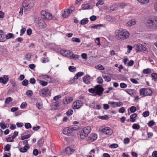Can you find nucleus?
<instances>
[{"label": "nucleus", "instance_id": "obj_58", "mask_svg": "<svg viewBox=\"0 0 157 157\" xmlns=\"http://www.w3.org/2000/svg\"><path fill=\"white\" fill-rule=\"evenodd\" d=\"M67 50H61L60 51V53L63 56H65V55L67 53Z\"/></svg>", "mask_w": 157, "mask_h": 157}, {"label": "nucleus", "instance_id": "obj_41", "mask_svg": "<svg viewBox=\"0 0 157 157\" xmlns=\"http://www.w3.org/2000/svg\"><path fill=\"white\" fill-rule=\"evenodd\" d=\"M78 55L76 54H74L73 53H72V56H71L70 59H78Z\"/></svg>", "mask_w": 157, "mask_h": 157}, {"label": "nucleus", "instance_id": "obj_62", "mask_svg": "<svg viewBox=\"0 0 157 157\" xmlns=\"http://www.w3.org/2000/svg\"><path fill=\"white\" fill-rule=\"evenodd\" d=\"M39 153V151L36 149H35L33 151V154L34 155H37Z\"/></svg>", "mask_w": 157, "mask_h": 157}, {"label": "nucleus", "instance_id": "obj_6", "mask_svg": "<svg viewBox=\"0 0 157 157\" xmlns=\"http://www.w3.org/2000/svg\"><path fill=\"white\" fill-rule=\"evenodd\" d=\"M36 23L37 26L40 28H44L46 26V25L44 20L40 17H38Z\"/></svg>", "mask_w": 157, "mask_h": 157}, {"label": "nucleus", "instance_id": "obj_36", "mask_svg": "<svg viewBox=\"0 0 157 157\" xmlns=\"http://www.w3.org/2000/svg\"><path fill=\"white\" fill-rule=\"evenodd\" d=\"M69 70L71 71L72 72H74L75 71H76V68L73 66H70L69 67Z\"/></svg>", "mask_w": 157, "mask_h": 157}, {"label": "nucleus", "instance_id": "obj_52", "mask_svg": "<svg viewBox=\"0 0 157 157\" xmlns=\"http://www.w3.org/2000/svg\"><path fill=\"white\" fill-rule=\"evenodd\" d=\"M44 143V140L43 139H40L38 142V145L40 146H42Z\"/></svg>", "mask_w": 157, "mask_h": 157}, {"label": "nucleus", "instance_id": "obj_53", "mask_svg": "<svg viewBox=\"0 0 157 157\" xmlns=\"http://www.w3.org/2000/svg\"><path fill=\"white\" fill-rule=\"evenodd\" d=\"M149 112L148 111H146L145 112L143 113L142 115L144 117H146L149 115Z\"/></svg>", "mask_w": 157, "mask_h": 157}, {"label": "nucleus", "instance_id": "obj_30", "mask_svg": "<svg viewBox=\"0 0 157 157\" xmlns=\"http://www.w3.org/2000/svg\"><path fill=\"white\" fill-rule=\"evenodd\" d=\"M10 145L9 144H7L4 147V150L5 151H9L10 150Z\"/></svg>", "mask_w": 157, "mask_h": 157}, {"label": "nucleus", "instance_id": "obj_51", "mask_svg": "<svg viewBox=\"0 0 157 157\" xmlns=\"http://www.w3.org/2000/svg\"><path fill=\"white\" fill-rule=\"evenodd\" d=\"M72 40L73 41H75L77 43H79L80 42L81 40H80V39L78 38H75V37H73L72 38Z\"/></svg>", "mask_w": 157, "mask_h": 157}, {"label": "nucleus", "instance_id": "obj_10", "mask_svg": "<svg viewBox=\"0 0 157 157\" xmlns=\"http://www.w3.org/2000/svg\"><path fill=\"white\" fill-rule=\"evenodd\" d=\"M97 138V134L95 133L92 134L88 137V140L92 142L95 140Z\"/></svg>", "mask_w": 157, "mask_h": 157}, {"label": "nucleus", "instance_id": "obj_33", "mask_svg": "<svg viewBox=\"0 0 157 157\" xmlns=\"http://www.w3.org/2000/svg\"><path fill=\"white\" fill-rule=\"evenodd\" d=\"M87 136L85 134V133L82 131L80 133V138L82 139H84Z\"/></svg>", "mask_w": 157, "mask_h": 157}, {"label": "nucleus", "instance_id": "obj_5", "mask_svg": "<svg viewBox=\"0 0 157 157\" xmlns=\"http://www.w3.org/2000/svg\"><path fill=\"white\" fill-rule=\"evenodd\" d=\"M140 95L144 96H151L152 94V91L150 88H142L140 90Z\"/></svg>", "mask_w": 157, "mask_h": 157}, {"label": "nucleus", "instance_id": "obj_60", "mask_svg": "<svg viewBox=\"0 0 157 157\" xmlns=\"http://www.w3.org/2000/svg\"><path fill=\"white\" fill-rule=\"evenodd\" d=\"M104 3L103 0H99L98 2L96 4V6H98L99 5H102Z\"/></svg>", "mask_w": 157, "mask_h": 157}, {"label": "nucleus", "instance_id": "obj_25", "mask_svg": "<svg viewBox=\"0 0 157 157\" xmlns=\"http://www.w3.org/2000/svg\"><path fill=\"white\" fill-rule=\"evenodd\" d=\"M83 73L81 72H79L77 73L74 77V79H77L78 77L83 75Z\"/></svg>", "mask_w": 157, "mask_h": 157}, {"label": "nucleus", "instance_id": "obj_17", "mask_svg": "<svg viewBox=\"0 0 157 157\" xmlns=\"http://www.w3.org/2000/svg\"><path fill=\"white\" fill-rule=\"evenodd\" d=\"M68 128V135L71 134L72 132L75 130H76L77 128L76 127H67Z\"/></svg>", "mask_w": 157, "mask_h": 157}, {"label": "nucleus", "instance_id": "obj_11", "mask_svg": "<svg viewBox=\"0 0 157 157\" xmlns=\"http://www.w3.org/2000/svg\"><path fill=\"white\" fill-rule=\"evenodd\" d=\"M73 100V98L71 97H69L64 98L63 100V102L64 104H67L72 102Z\"/></svg>", "mask_w": 157, "mask_h": 157}, {"label": "nucleus", "instance_id": "obj_56", "mask_svg": "<svg viewBox=\"0 0 157 157\" xmlns=\"http://www.w3.org/2000/svg\"><path fill=\"white\" fill-rule=\"evenodd\" d=\"M21 27L22 29L21 30L20 33L21 34L20 35H23L25 32L26 31V29L25 28H23V26H21Z\"/></svg>", "mask_w": 157, "mask_h": 157}, {"label": "nucleus", "instance_id": "obj_12", "mask_svg": "<svg viewBox=\"0 0 157 157\" xmlns=\"http://www.w3.org/2000/svg\"><path fill=\"white\" fill-rule=\"evenodd\" d=\"M9 81V78L7 76L5 75L3 77L0 78V82L3 84H6Z\"/></svg>", "mask_w": 157, "mask_h": 157}, {"label": "nucleus", "instance_id": "obj_39", "mask_svg": "<svg viewBox=\"0 0 157 157\" xmlns=\"http://www.w3.org/2000/svg\"><path fill=\"white\" fill-rule=\"evenodd\" d=\"M39 83L41 85L43 86H46L48 84L47 82H45L43 80H40L39 81Z\"/></svg>", "mask_w": 157, "mask_h": 157}, {"label": "nucleus", "instance_id": "obj_3", "mask_svg": "<svg viewBox=\"0 0 157 157\" xmlns=\"http://www.w3.org/2000/svg\"><path fill=\"white\" fill-rule=\"evenodd\" d=\"M146 25L150 29H157V17H152L148 18L146 22Z\"/></svg>", "mask_w": 157, "mask_h": 157}, {"label": "nucleus", "instance_id": "obj_23", "mask_svg": "<svg viewBox=\"0 0 157 157\" xmlns=\"http://www.w3.org/2000/svg\"><path fill=\"white\" fill-rule=\"evenodd\" d=\"M44 17L48 19L51 20L52 18V16L50 13L47 12Z\"/></svg>", "mask_w": 157, "mask_h": 157}, {"label": "nucleus", "instance_id": "obj_47", "mask_svg": "<svg viewBox=\"0 0 157 157\" xmlns=\"http://www.w3.org/2000/svg\"><path fill=\"white\" fill-rule=\"evenodd\" d=\"M143 72L144 74H148L151 72V70L147 68V69H144L143 71Z\"/></svg>", "mask_w": 157, "mask_h": 157}, {"label": "nucleus", "instance_id": "obj_27", "mask_svg": "<svg viewBox=\"0 0 157 157\" xmlns=\"http://www.w3.org/2000/svg\"><path fill=\"white\" fill-rule=\"evenodd\" d=\"M14 37V35L11 33H9L7 35H5L6 40L12 38Z\"/></svg>", "mask_w": 157, "mask_h": 157}, {"label": "nucleus", "instance_id": "obj_37", "mask_svg": "<svg viewBox=\"0 0 157 157\" xmlns=\"http://www.w3.org/2000/svg\"><path fill=\"white\" fill-rule=\"evenodd\" d=\"M28 80L25 79L22 82V84L23 86H26L28 85Z\"/></svg>", "mask_w": 157, "mask_h": 157}, {"label": "nucleus", "instance_id": "obj_44", "mask_svg": "<svg viewBox=\"0 0 157 157\" xmlns=\"http://www.w3.org/2000/svg\"><path fill=\"white\" fill-rule=\"evenodd\" d=\"M26 94L29 97L32 96L33 94V92L31 90H29L26 92Z\"/></svg>", "mask_w": 157, "mask_h": 157}, {"label": "nucleus", "instance_id": "obj_54", "mask_svg": "<svg viewBox=\"0 0 157 157\" xmlns=\"http://www.w3.org/2000/svg\"><path fill=\"white\" fill-rule=\"evenodd\" d=\"M142 50H141V51L144 52L145 53H147V48L145 45H142Z\"/></svg>", "mask_w": 157, "mask_h": 157}, {"label": "nucleus", "instance_id": "obj_49", "mask_svg": "<svg viewBox=\"0 0 157 157\" xmlns=\"http://www.w3.org/2000/svg\"><path fill=\"white\" fill-rule=\"evenodd\" d=\"M118 147V145L116 144H111L109 146V147L111 148H114L117 147Z\"/></svg>", "mask_w": 157, "mask_h": 157}, {"label": "nucleus", "instance_id": "obj_8", "mask_svg": "<svg viewBox=\"0 0 157 157\" xmlns=\"http://www.w3.org/2000/svg\"><path fill=\"white\" fill-rule=\"evenodd\" d=\"M100 131L108 135H111L113 133L112 130L109 127H107L101 129Z\"/></svg>", "mask_w": 157, "mask_h": 157}, {"label": "nucleus", "instance_id": "obj_32", "mask_svg": "<svg viewBox=\"0 0 157 157\" xmlns=\"http://www.w3.org/2000/svg\"><path fill=\"white\" fill-rule=\"evenodd\" d=\"M125 91L128 94L131 96H132L134 94V92L135 91L134 90H125Z\"/></svg>", "mask_w": 157, "mask_h": 157}, {"label": "nucleus", "instance_id": "obj_16", "mask_svg": "<svg viewBox=\"0 0 157 157\" xmlns=\"http://www.w3.org/2000/svg\"><path fill=\"white\" fill-rule=\"evenodd\" d=\"M108 103L109 104H113L114 103H116V105L117 106H121L123 105V103L121 101H119L118 102L109 101Z\"/></svg>", "mask_w": 157, "mask_h": 157}, {"label": "nucleus", "instance_id": "obj_29", "mask_svg": "<svg viewBox=\"0 0 157 157\" xmlns=\"http://www.w3.org/2000/svg\"><path fill=\"white\" fill-rule=\"evenodd\" d=\"M72 53L71 52L67 50V53L65 55V57H67L70 59Z\"/></svg>", "mask_w": 157, "mask_h": 157}, {"label": "nucleus", "instance_id": "obj_50", "mask_svg": "<svg viewBox=\"0 0 157 157\" xmlns=\"http://www.w3.org/2000/svg\"><path fill=\"white\" fill-rule=\"evenodd\" d=\"M73 111L72 109H70L67 112V116H70L72 114Z\"/></svg>", "mask_w": 157, "mask_h": 157}, {"label": "nucleus", "instance_id": "obj_20", "mask_svg": "<svg viewBox=\"0 0 157 157\" xmlns=\"http://www.w3.org/2000/svg\"><path fill=\"white\" fill-rule=\"evenodd\" d=\"M137 114L134 113L132 114L130 116V120L131 122H133L135 121L136 119L134 118L137 117Z\"/></svg>", "mask_w": 157, "mask_h": 157}, {"label": "nucleus", "instance_id": "obj_19", "mask_svg": "<svg viewBox=\"0 0 157 157\" xmlns=\"http://www.w3.org/2000/svg\"><path fill=\"white\" fill-rule=\"evenodd\" d=\"M136 21H135V20L134 19H133L131 20L128 21L127 23V25L128 26H131L133 25H134L136 24Z\"/></svg>", "mask_w": 157, "mask_h": 157}, {"label": "nucleus", "instance_id": "obj_13", "mask_svg": "<svg viewBox=\"0 0 157 157\" xmlns=\"http://www.w3.org/2000/svg\"><path fill=\"white\" fill-rule=\"evenodd\" d=\"M90 76L88 75H86L83 77V82L87 84H89L90 83V82L89 81L90 79Z\"/></svg>", "mask_w": 157, "mask_h": 157}, {"label": "nucleus", "instance_id": "obj_7", "mask_svg": "<svg viewBox=\"0 0 157 157\" xmlns=\"http://www.w3.org/2000/svg\"><path fill=\"white\" fill-rule=\"evenodd\" d=\"M83 105V102L81 101L77 100L74 101L72 105L74 109H78L81 107Z\"/></svg>", "mask_w": 157, "mask_h": 157}, {"label": "nucleus", "instance_id": "obj_59", "mask_svg": "<svg viewBox=\"0 0 157 157\" xmlns=\"http://www.w3.org/2000/svg\"><path fill=\"white\" fill-rule=\"evenodd\" d=\"M0 126L1 127L2 129H4L6 128V126L4 123H0Z\"/></svg>", "mask_w": 157, "mask_h": 157}, {"label": "nucleus", "instance_id": "obj_1", "mask_svg": "<svg viewBox=\"0 0 157 157\" xmlns=\"http://www.w3.org/2000/svg\"><path fill=\"white\" fill-rule=\"evenodd\" d=\"M115 34L118 40H123L128 38L129 36V33L126 29H120L117 30Z\"/></svg>", "mask_w": 157, "mask_h": 157}, {"label": "nucleus", "instance_id": "obj_42", "mask_svg": "<svg viewBox=\"0 0 157 157\" xmlns=\"http://www.w3.org/2000/svg\"><path fill=\"white\" fill-rule=\"evenodd\" d=\"M132 127L134 129L138 130L140 128V126L137 124H134L133 125Z\"/></svg>", "mask_w": 157, "mask_h": 157}, {"label": "nucleus", "instance_id": "obj_40", "mask_svg": "<svg viewBox=\"0 0 157 157\" xmlns=\"http://www.w3.org/2000/svg\"><path fill=\"white\" fill-rule=\"evenodd\" d=\"M95 67L97 69H98L101 70H103L104 69V67H103V66L100 64H99L97 66H96Z\"/></svg>", "mask_w": 157, "mask_h": 157}, {"label": "nucleus", "instance_id": "obj_2", "mask_svg": "<svg viewBox=\"0 0 157 157\" xmlns=\"http://www.w3.org/2000/svg\"><path fill=\"white\" fill-rule=\"evenodd\" d=\"M104 90L103 87L99 85L96 86L94 88H91L88 89L89 92L92 94H95L94 96L98 95L101 96L103 93Z\"/></svg>", "mask_w": 157, "mask_h": 157}, {"label": "nucleus", "instance_id": "obj_31", "mask_svg": "<svg viewBox=\"0 0 157 157\" xmlns=\"http://www.w3.org/2000/svg\"><path fill=\"white\" fill-rule=\"evenodd\" d=\"M151 76L152 78V80L154 81H157V74L155 73H153L151 74Z\"/></svg>", "mask_w": 157, "mask_h": 157}, {"label": "nucleus", "instance_id": "obj_43", "mask_svg": "<svg viewBox=\"0 0 157 157\" xmlns=\"http://www.w3.org/2000/svg\"><path fill=\"white\" fill-rule=\"evenodd\" d=\"M103 78L105 79L106 81L107 82H109L111 80V78L109 76H103Z\"/></svg>", "mask_w": 157, "mask_h": 157}, {"label": "nucleus", "instance_id": "obj_63", "mask_svg": "<svg viewBox=\"0 0 157 157\" xmlns=\"http://www.w3.org/2000/svg\"><path fill=\"white\" fill-rule=\"evenodd\" d=\"M31 58V56L30 54L28 53H27L25 55V58L29 60Z\"/></svg>", "mask_w": 157, "mask_h": 157}, {"label": "nucleus", "instance_id": "obj_14", "mask_svg": "<svg viewBox=\"0 0 157 157\" xmlns=\"http://www.w3.org/2000/svg\"><path fill=\"white\" fill-rule=\"evenodd\" d=\"M82 131L87 136L91 131V128L89 126L85 127L83 129Z\"/></svg>", "mask_w": 157, "mask_h": 157}, {"label": "nucleus", "instance_id": "obj_55", "mask_svg": "<svg viewBox=\"0 0 157 157\" xmlns=\"http://www.w3.org/2000/svg\"><path fill=\"white\" fill-rule=\"evenodd\" d=\"M120 86L122 88H125L127 87V85L124 83H121L120 84Z\"/></svg>", "mask_w": 157, "mask_h": 157}, {"label": "nucleus", "instance_id": "obj_57", "mask_svg": "<svg viewBox=\"0 0 157 157\" xmlns=\"http://www.w3.org/2000/svg\"><path fill=\"white\" fill-rule=\"evenodd\" d=\"M155 122L153 121H151L148 123V125L149 127H151L153 125Z\"/></svg>", "mask_w": 157, "mask_h": 157}, {"label": "nucleus", "instance_id": "obj_4", "mask_svg": "<svg viewBox=\"0 0 157 157\" xmlns=\"http://www.w3.org/2000/svg\"><path fill=\"white\" fill-rule=\"evenodd\" d=\"M27 0H24L22 3V6L24 7L25 10L28 11H30L33 6L34 2L33 1H31L28 3H27Z\"/></svg>", "mask_w": 157, "mask_h": 157}, {"label": "nucleus", "instance_id": "obj_21", "mask_svg": "<svg viewBox=\"0 0 157 157\" xmlns=\"http://www.w3.org/2000/svg\"><path fill=\"white\" fill-rule=\"evenodd\" d=\"M74 150L73 149H71V148L69 147H67L66 148L65 152L67 154H71L74 151Z\"/></svg>", "mask_w": 157, "mask_h": 157}, {"label": "nucleus", "instance_id": "obj_18", "mask_svg": "<svg viewBox=\"0 0 157 157\" xmlns=\"http://www.w3.org/2000/svg\"><path fill=\"white\" fill-rule=\"evenodd\" d=\"M29 148V147L27 146H25L23 147H21L19 149V150L21 152H26L27 150Z\"/></svg>", "mask_w": 157, "mask_h": 157}, {"label": "nucleus", "instance_id": "obj_9", "mask_svg": "<svg viewBox=\"0 0 157 157\" xmlns=\"http://www.w3.org/2000/svg\"><path fill=\"white\" fill-rule=\"evenodd\" d=\"M49 89L48 88H44L39 91V94L42 97H44L48 94Z\"/></svg>", "mask_w": 157, "mask_h": 157}, {"label": "nucleus", "instance_id": "obj_45", "mask_svg": "<svg viewBox=\"0 0 157 157\" xmlns=\"http://www.w3.org/2000/svg\"><path fill=\"white\" fill-rule=\"evenodd\" d=\"M130 111L131 113H134L136 110V107L134 106H132L130 108Z\"/></svg>", "mask_w": 157, "mask_h": 157}, {"label": "nucleus", "instance_id": "obj_35", "mask_svg": "<svg viewBox=\"0 0 157 157\" xmlns=\"http://www.w3.org/2000/svg\"><path fill=\"white\" fill-rule=\"evenodd\" d=\"M99 119L102 120H108L109 118L108 116L107 115L99 116Z\"/></svg>", "mask_w": 157, "mask_h": 157}, {"label": "nucleus", "instance_id": "obj_28", "mask_svg": "<svg viewBox=\"0 0 157 157\" xmlns=\"http://www.w3.org/2000/svg\"><path fill=\"white\" fill-rule=\"evenodd\" d=\"M88 21H89L87 18L83 19L81 21V24L83 25L87 24L88 22Z\"/></svg>", "mask_w": 157, "mask_h": 157}, {"label": "nucleus", "instance_id": "obj_26", "mask_svg": "<svg viewBox=\"0 0 157 157\" xmlns=\"http://www.w3.org/2000/svg\"><path fill=\"white\" fill-rule=\"evenodd\" d=\"M103 26V25L101 24H99V25H90L89 26V27L90 28H92L94 29H98V27L100 26Z\"/></svg>", "mask_w": 157, "mask_h": 157}, {"label": "nucleus", "instance_id": "obj_38", "mask_svg": "<svg viewBox=\"0 0 157 157\" xmlns=\"http://www.w3.org/2000/svg\"><path fill=\"white\" fill-rule=\"evenodd\" d=\"M12 101V99L10 97H9L7 98L5 101L6 104H8L9 102Z\"/></svg>", "mask_w": 157, "mask_h": 157}, {"label": "nucleus", "instance_id": "obj_34", "mask_svg": "<svg viewBox=\"0 0 157 157\" xmlns=\"http://www.w3.org/2000/svg\"><path fill=\"white\" fill-rule=\"evenodd\" d=\"M30 136L31 135L30 134H28L27 135L22 136L21 138V139L22 140H23L25 139H28L29 138Z\"/></svg>", "mask_w": 157, "mask_h": 157}, {"label": "nucleus", "instance_id": "obj_46", "mask_svg": "<svg viewBox=\"0 0 157 157\" xmlns=\"http://www.w3.org/2000/svg\"><path fill=\"white\" fill-rule=\"evenodd\" d=\"M25 126L26 129H29L31 128V125L30 123H26L25 124Z\"/></svg>", "mask_w": 157, "mask_h": 157}, {"label": "nucleus", "instance_id": "obj_24", "mask_svg": "<svg viewBox=\"0 0 157 157\" xmlns=\"http://www.w3.org/2000/svg\"><path fill=\"white\" fill-rule=\"evenodd\" d=\"M90 5L87 3L83 4L82 6V9L84 10L90 9Z\"/></svg>", "mask_w": 157, "mask_h": 157}, {"label": "nucleus", "instance_id": "obj_22", "mask_svg": "<svg viewBox=\"0 0 157 157\" xmlns=\"http://www.w3.org/2000/svg\"><path fill=\"white\" fill-rule=\"evenodd\" d=\"M6 41L5 35L3 33L0 34V42H4Z\"/></svg>", "mask_w": 157, "mask_h": 157}, {"label": "nucleus", "instance_id": "obj_64", "mask_svg": "<svg viewBox=\"0 0 157 157\" xmlns=\"http://www.w3.org/2000/svg\"><path fill=\"white\" fill-rule=\"evenodd\" d=\"M152 156L153 157H157V151H154L152 153Z\"/></svg>", "mask_w": 157, "mask_h": 157}, {"label": "nucleus", "instance_id": "obj_61", "mask_svg": "<svg viewBox=\"0 0 157 157\" xmlns=\"http://www.w3.org/2000/svg\"><path fill=\"white\" fill-rule=\"evenodd\" d=\"M97 19V17L96 16L93 15L91 16L90 17V20L92 21H95Z\"/></svg>", "mask_w": 157, "mask_h": 157}, {"label": "nucleus", "instance_id": "obj_48", "mask_svg": "<svg viewBox=\"0 0 157 157\" xmlns=\"http://www.w3.org/2000/svg\"><path fill=\"white\" fill-rule=\"evenodd\" d=\"M103 80L101 77H99L97 78V82L99 84L103 83Z\"/></svg>", "mask_w": 157, "mask_h": 157}, {"label": "nucleus", "instance_id": "obj_15", "mask_svg": "<svg viewBox=\"0 0 157 157\" xmlns=\"http://www.w3.org/2000/svg\"><path fill=\"white\" fill-rule=\"evenodd\" d=\"M142 44H138L136 45H135L134 46V48H135L136 50L138 52H140L142 50Z\"/></svg>", "mask_w": 157, "mask_h": 157}]
</instances>
